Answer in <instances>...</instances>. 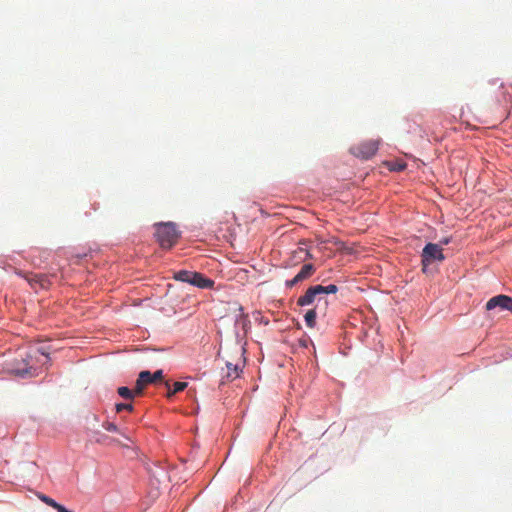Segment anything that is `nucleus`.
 <instances>
[{
  "mask_svg": "<svg viewBox=\"0 0 512 512\" xmlns=\"http://www.w3.org/2000/svg\"><path fill=\"white\" fill-rule=\"evenodd\" d=\"M117 392L122 398H124L126 400H132L135 396H137L136 392H135V388L133 390H131L125 386L119 387Z\"/></svg>",
  "mask_w": 512,
  "mask_h": 512,
  "instance_id": "4468645a",
  "label": "nucleus"
},
{
  "mask_svg": "<svg viewBox=\"0 0 512 512\" xmlns=\"http://www.w3.org/2000/svg\"><path fill=\"white\" fill-rule=\"evenodd\" d=\"M316 317H317V314L314 309H310L309 311H307L304 316L306 325L310 328H313L316 324Z\"/></svg>",
  "mask_w": 512,
  "mask_h": 512,
  "instance_id": "2eb2a0df",
  "label": "nucleus"
},
{
  "mask_svg": "<svg viewBox=\"0 0 512 512\" xmlns=\"http://www.w3.org/2000/svg\"><path fill=\"white\" fill-rule=\"evenodd\" d=\"M510 305H512V298L506 295H498L491 298L486 303V309L492 310L496 307H500L503 310L511 309Z\"/></svg>",
  "mask_w": 512,
  "mask_h": 512,
  "instance_id": "6e6552de",
  "label": "nucleus"
},
{
  "mask_svg": "<svg viewBox=\"0 0 512 512\" xmlns=\"http://www.w3.org/2000/svg\"><path fill=\"white\" fill-rule=\"evenodd\" d=\"M422 265L423 270L431 264L433 261H443L445 259L443 249L440 245L434 243H428L422 250Z\"/></svg>",
  "mask_w": 512,
  "mask_h": 512,
  "instance_id": "7ed1b4c3",
  "label": "nucleus"
},
{
  "mask_svg": "<svg viewBox=\"0 0 512 512\" xmlns=\"http://www.w3.org/2000/svg\"><path fill=\"white\" fill-rule=\"evenodd\" d=\"M38 498L43 502L45 503L46 505L54 508L55 510H57V512H60V510L64 507L63 505L57 503L54 499L44 495V494H40L38 496Z\"/></svg>",
  "mask_w": 512,
  "mask_h": 512,
  "instance_id": "ddd939ff",
  "label": "nucleus"
},
{
  "mask_svg": "<svg viewBox=\"0 0 512 512\" xmlns=\"http://www.w3.org/2000/svg\"><path fill=\"white\" fill-rule=\"evenodd\" d=\"M249 323L250 321L248 319V315L241 314L240 318L237 319V324L241 325L244 330H246V327L248 326Z\"/></svg>",
  "mask_w": 512,
  "mask_h": 512,
  "instance_id": "a211bd4d",
  "label": "nucleus"
},
{
  "mask_svg": "<svg viewBox=\"0 0 512 512\" xmlns=\"http://www.w3.org/2000/svg\"><path fill=\"white\" fill-rule=\"evenodd\" d=\"M192 275V271L180 270L175 274L174 278L178 281L189 283Z\"/></svg>",
  "mask_w": 512,
  "mask_h": 512,
  "instance_id": "dca6fc26",
  "label": "nucleus"
},
{
  "mask_svg": "<svg viewBox=\"0 0 512 512\" xmlns=\"http://www.w3.org/2000/svg\"><path fill=\"white\" fill-rule=\"evenodd\" d=\"M165 386L168 388L167 397L171 398L176 393L181 392L184 389H186L188 384L186 382H179V381H177V382H175L173 384V389L172 390L170 389V383L169 382H165Z\"/></svg>",
  "mask_w": 512,
  "mask_h": 512,
  "instance_id": "9b49d317",
  "label": "nucleus"
},
{
  "mask_svg": "<svg viewBox=\"0 0 512 512\" xmlns=\"http://www.w3.org/2000/svg\"><path fill=\"white\" fill-rule=\"evenodd\" d=\"M314 272H315V267L313 264H310V263L304 264L301 267L300 271L295 275V277L293 279H291L290 281L286 282V285L288 287H292V286L298 284L299 282L310 278Z\"/></svg>",
  "mask_w": 512,
  "mask_h": 512,
  "instance_id": "0eeeda50",
  "label": "nucleus"
},
{
  "mask_svg": "<svg viewBox=\"0 0 512 512\" xmlns=\"http://www.w3.org/2000/svg\"><path fill=\"white\" fill-rule=\"evenodd\" d=\"M103 428L109 432H118V427L112 422L103 423Z\"/></svg>",
  "mask_w": 512,
  "mask_h": 512,
  "instance_id": "6ab92c4d",
  "label": "nucleus"
},
{
  "mask_svg": "<svg viewBox=\"0 0 512 512\" xmlns=\"http://www.w3.org/2000/svg\"><path fill=\"white\" fill-rule=\"evenodd\" d=\"M442 244H448L449 243V239L448 238H445L444 240L441 241Z\"/></svg>",
  "mask_w": 512,
  "mask_h": 512,
  "instance_id": "aec40b11",
  "label": "nucleus"
},
{
  "mask_svg": "<svg viewBox=\"0 0 512 512\" xmlns=\"http://www.w3.org/2000/svg\"><path fill=\"white\" fill-rule=\"evenodd\" d=\"M156 228V238L159 242L160 246L164 249L172 248L178 241L180 236L176 224L173 222H165V223H157L155 224Z\"/></svg>",
  "mask_w": 512,
  "mask_h": 512,
  "instance_id": "f257e3e1",
  "label": "nucleus"
},
{
  "mask_svg": "<svg viewBox=\"0 0 512 512\" xmlns=\"http://www.w3.org/2000/svg\"><path fill=\"white\" fill-rule=\"evenodd\" d=\"M13 372L20 377H33L37 374L35 373V369L32 366H28V364H24L23 368L17 367L13 369Z\"/></svg>",
  "mask_w": 512,
  "mask_h": 512,
  "instance_id": "f8f14e48",
  "label": "nucleus"
},
{
  "mask_svg": "<svg viewBox=\"0 0 512 512\" xmlns=\"http://www.w3.org/2000/svg\"><path fill=\"white\" fill-rule=\"evenodd\" d=\"M227 373L225 378L228 381L234 380L239 377L242 367L239 364H232L231 362L226 363Z\"/></svg>",
  "mask_w": 512,
  "mask_h": 512,
  "instance_id": "9d476101",
  "label": "nucleus"
},
{
  "mask_svg": "<svg viewBox=\"0 0 512 512\" xmlns=\"http://www.w3.org/2000/svg\"><path fill=\"white\" fill-rule=\"evenodd\" d=\"M378 150V141L368 140L351 148L352 153L359 158L369 159L373 157Z\"/></svg>",
  "mask_w": 512,
  "mask_h": 512,
  "instance_id": "39448f33",
  "label": "nucleus"
},
{
  "mask_svg": "<svg viewBox=\"0 0 512 512\" xmlns=\"http://www.w3.org/2000/svg\"><path fill=\"white\" fill-rule=\"evenodd\" d=\"M18 274L23 276L33 288L39 287L42 289H46L51 284L49 276L45 274H22L21 272H19Z\"/></svg>",
  "mask_w": 512,
  "mask_h": 512,
  "instance_id": "423d86ee",
  "label": "nucleus"
},
{
  "mask_svg": "<svg viewBox=\"0 0 512 512\" xmlns=\"http://www.w3.org/2000/svg\"><path fill=\"white\" fill-rule=\"evenodd\" d=\"M163 379V371L157 370L153 374L150 371H141L135 384L136 395H142L148 384L156 383Z\"/></svg>",
  "mask_w": 512,
  "mask_h": 512,
  "instance_id": "20e7f679",
  "label": "nucleus"
},
{
  "mask_svg": "<svg viewBox=\"0 0 512 512\" xmlns=\"http://www.w3.org/2000/svg\"><path fill=\"white\" fill-rule=\"evenodd\" d=\"M338 287L334 284L328 286L315 285L307 289L304 295L300 296L297 300V305L306 306L312 304L316 297L323 294L336 293Z\"/></svg>",
  "mask_w": 512,
  "mask_h": 512,
  "instance_id": "f03ea898",
  "label": "nucleus"
},
{
  "mask_svg": "<svg viewBox=\"0 0 512 512\" xmlns=\"http://www.w3.org/2000/svg\"><path fill=\"white\" fill-rule=\"evenodd\" d=\"M116 411L119 413L123 410H127L129 412L133 411V405L131 403H118L116 404Z\"/></svg>",
  "mask_w": 512,
  "mask_h": 512,
  "instance_id": "f3484780",
  "label": "nucleus"
},
{
  "mask_svg": "<svg viewBox=\"0 0 512 512\" xmlns=\"http://www.w3.org/2000/svg\"><path fill=\"white\" fill-rule=\"evenodd\" d=\"M60 512H72V511H70V510L66 509L65 507H63V508L60 510Z\"/></svg>",
  "mask_w": 512,
  "mask_h": 512,
  "instance_id": "412c9836",
  "label": "nucleus"
},
{
  "mask_svg": "<svg viewBox=\"0 0 512 512\" xmlns=\"http://www.w3.org/2000/svg\"><path fill=\"white\" fill-rule=\"evenodd\" d=\"M189 284H192L198 288L206 289L212 288L214 285V281L205 277L203 274L199 272H193Z\"/></svg>",
  "mask_w": 512,
  "mask_h": 512,
  "instance_id": "1a4fd4ad",
  "label": "nucleus"
}]
</instances>
